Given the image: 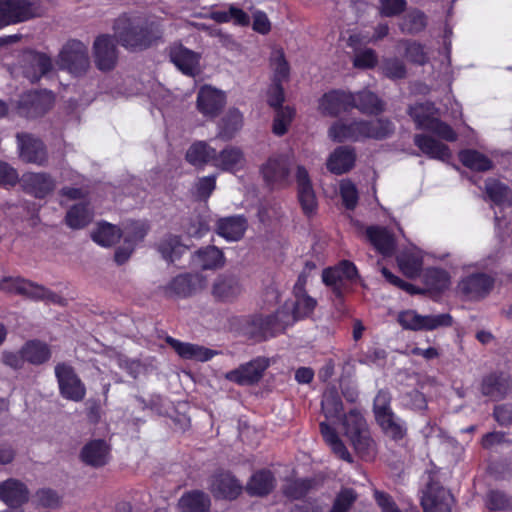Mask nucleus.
I'll return each instance as SVG.
<instances>
[{"mask_svg": "<svg viewBox=\"0 0 512 512\" xmlns=\"http://www.w3.org/2000/svg\"><path fill=\"white\" fill-rule=\"evenodd\" d=\"M346 434L357 454L365 460H372L376 455V443L366 429V423L358 412H350L344 421Z\"/></svg>", "mask_w": 512, "mask_h": 512, "instance_id": "8", "label": "nucleus"}, {"mask_svg": "<svg viewBox=\"0 0 512 512\" xmlns=\"http://www.w3.org/2000/svg\"><path fill=\"white\" fill-rule=\"evenodd\" d=\"M352 108L358 109L363 114L376 115L384 110V104L375 93L363 90L354 94Z\"/></svg>", "mask_w": 512, "mask_h": 512, "instance_id": "42", "label": "nucleus"}, {"mask_svg": "<svg viewBox=\"0 0 512 512\" xmlns=\"http://www.w3.org/2000/svg\"><path fill=\"white\" fill-rule=\"evenodd\" d=\"M397 262L401 271L409 278L416 277L421 272L422 259L414 253H401L397 257Z\"/></svg>", "mask_w": 512, "mask_h": 512, "instance_id": "56", "label": "nucleus"}, {"mask_svg": "<svg viewBox=\"0 0 512 512\" xmlns=\"http://www.w3.org/2000/svg\"><path fill=\"white\" fill-rule=\"evenodd\" d=\"M113 30L118 43L129 51H144L163 41L164 28L160 19L131 13H122Z\"/></svg>", "mask_w": 512, "mask_h": 512, "instance_id": "1", "label": "nucleus"}, {"mask_svg": "<svg viewBox=\"0 0 512 512\" xmlns=\"http://www.w3.org/2000/svg\"><path fill=\"white\" fill-rule=\"evenodd\" d=\"M355 161L356 154L354 148L340 146L331 153L326 166L331 173L341 175L349 172L354 167Z\"/></svg>", "mask_w": 512, "mask_h": 512, "instance_id": "31", "label": "nucleus"}, {"mask_svg": "<svg viewBox=\"0 0 512 512\" xmlns=\"http://www.w3.org/2000/svg\"><path fill=\"white\" fill-rule=\"evenodd\" d=\"M353 100V93L331 91L322 96V108L331 115H338L342 111L351 109Z\"/></svg>", "mask_w": 512, "mask_h": 512, "instance_id": "37", "label": "nucleus"}, {"mask_svg": "<svg viewBox=\"0 0 512 512\" xmlns=\"http://www.w3.org/2000/svg\"><path fill=\"white\" fill-rule=\"evenodd\" d=\"M510 378L504 374H490L483 378L481 392L493 400L503 399L511 390Z\"/></svg>", "mask_w": 512, "mask_h": 512, "instance_id": "32", "label": "nucleus"}, {"mask_svg": "<svg viewBox=\"0 0 512 512\" xmlns=\"http://www.w3.org/2000/svg\"><path fill=\"white\" fill-rule=\"evenodd\" d=\"M248 228V220L244 215H231L216 221L215 232L228 242L240 241Z\"/></svg>", "mask_w": 512, "mask_h": 512, "instance_id": "20", "label": "nucleus"}, {"mask_svg": "<svg viewBox=\"0 0 512 512\" xmlns=\"http://www.w3.org/2000/svg\"><path fill=\"white\" fill-rule=\"evenodd\" d=\"M493 285V278L484 273H476L462 279L458 284V289L468 299H478L486 296Z\"/></svg>", "mask_w": 512, "mask_h": 512, "instance_id": "23", "label": "nucleus"}, {"mask_svg": "<svg viewBox=\"0 0 512 512\" xmlns=\"http://www.w3.org/2000/svg\"><path fill=\"white\" fill-rule=\"evenodd\" d=\"M204 278L200 274L182 273L164 287L165 294L178 298H187L194 295L203 286Z\"/></svg>", "mask_w": 512, "mask_h": 512, "instance_id": "19", "label": "nucleus"}, {"mask_svg": "<svg viewBox=\"0 0 512 512\" xmlns=\"http://www.w3.org/2000/svg\"><path fill=\"white\" fill-rule=\"evenodd\" d=\"M171 62L185 75L194 76L199 63V56L182 44H174L169 49Z\"/></svg>", "mask_w": 512, "mask_h": 512, "instance_id": "29", "label": "nucleus"}, {"mask_svg": "<svg viewBox=\"0 0 512 512\" xmlns=\"http://www.w3.org/2000/svg\"><path fill=\"white\" fill-rule=\"evenodd\" d=\"M288 317L282 310L269 315L253 314L245 316L240 321V328L244 336L254 342H263L284 332Z\"/></svg>", "mask_w": 512, "mask_h": 512, "instance_id": "2", "label": "nucleus"}, {"mask_svg": "<svg viewBox=\"0 0 512 512\" xmlns=\"http://www.w3.org/2000/svg\"><path fill=\"white\" fill-rule=\"evenodd\" d=\"M367 124L365 120L342 122L338 121L329 129V136L337 142L359 141L366 138Z\"/></svg>", "mask_w": 512, "mask_h": 512, "instance_id": "26", "label": "nucleus"}, {"mask_svg": "<svg viewBox=\"0 0 512 512\" xmlns=\"http://www.w3.org/2000/svg\"><path fill=\"white\" fill-rule=\"evenodd\" d=\"M270 65L273 70L271 82L284 84L290 77V65L282 50L276 51L271 59Z\"/></svg>", "mask_w": 512, "mask_h": 512, "instance_id": "52", "label": "nucleus"}, {"mask_svg": "<svg viewBox=\"0 0 512 512\" xmlns=\"http://www.w3.org/2000/svg\"><path fill=\"white\" fill-rule=\"evenodd\" d=\"M358 495L356 491L352 488H344L342 489L332 507L331 512H347L353 503L357 500Z\"/></svg>", "mask_w": 512, "mask_h": 512, "instance_id": "64", "label": "nucleus"}, {"mask_svg": "<svg viewBox=\"0 0 512 512\" xmlns=\"http://www.w3.org/2000/svg\"><path fill=\"white\" fill-rule=\"evenodd\" d=\"M0 500L10 508H20L29 500V490L20 480L9 478L0 482Z\"/></svg>", "mask_w": 512, "mask_h": 512, "instance_id": "21", "label": "nucleus"}, {"mask_svg": "<svg viewBox=\"0 0 512 512\" xmlns=\"http://www.w3.org/2000/svg\"><path fill=\"white\" fill-rule=\"evenodd\" d=\"M25 362L32 365H42L51 358L49 345L41 340L32 339L26 341L21 347Z\"/></svg>", "mask_w": 512, "mask_h": 512, "instance_id": "36", "label": "nucleus"}, {"mask_svg": "<svg viewBox=\"0 0 512 512\" xmlns=\"http://www.w3.org/2000/svg\"><path fill=\"white\" fill-rule=\"evenodd\" d=\"M392 395L386 389H380L373 401V413L376 421L393 414L391 408Z\"/></svg>", "mask_w": 512, "mask_h": 512, "instance_id": "57", "label": "nucleus"}, {"mask_svg": "<svg viewBox=\"0 0 512 512\" xmlns=\"http://www.w3.org/2000/svg\"><path fill=\"white\" fill-rule=\"evenodd\" d=\"M274 110L275 115L272 124V132L274 135L281 137L288 132L296 115V110L289 105Z\"/></svg>", "mask_w": 512, "mask_h": 512, "instance_id": "50", "label": "nucleus"}, {"mask_svg": "<svg viewBox=\"0 0 512 512\" xmlns=\"http://www.w3.org/2000/svg\"><path fill=\"white\" fill-rule=\"evenodd\" d=\"M0 291L25 296L34 301L64 305L65 300L57 293L21 277H4L0 280Z\"/></svg>", "mask_w": 512, "mask_h": 512, "instance_id": "6", "label": "nucleus"}, {"mask_svg": "<svg viewBox=\"0 0 512 512\" xmlns=\"http://www.w3.org/2000/svg\"><path fill=\"white\" fill-rule=\"evenodd\" d=\"M226 105V95L212 86L204 85L197 93V110L207 119L217 118Z\"/></svg>", "mask_w": 512, "mask_h": 512, "instance_id": "15", "label": "nucleus"}, {"mask_svg": "<svg viewBox=\"0 0 512 512\" xmlns=\"http://www.w3.org/2000/svg\"><path fill=\"white\" fill-rule=\"evenodd\" d=\"M55 376L60 395L64 399L80 402L85 398L86 387L71 365L64 362L58 363L55 366Z\"/></svg>", "mask_w": 512, "mask_h": 512, "instance_id": "10", "label": "nucleus"}, {"mask_svg": "<svg viewBox=\"0 0 512 512\" xmlns=\"http://www.w3.org/2000/svg\"><path fill=\"white\" fill-rule=\"evenodd\" d=\"M454 498L450 491L443 487H428L421 504L424 512H451Z\"/></svg>", "mask_w": 512, "mask_h": 512, "instance_id": "27", "label": "nucleus"}, {"mask_svg": "<svg viewBox=\"0 0 512 512\" xmlns=\"http://www.w3.org/2000/svg\"><path fill=\"white\" fill-rule=\"evenodd\" d=\"M260 172L268 185L287 187L290 185V162L284 155L271 156L261 166Z\"/></svg>", "mask_w": 512, "mask_h": 512, "instance_id": "17", "label": "nucleus"}, {"mask_svg": "<svg viewBox=\"0 0 512 512\" xmlns=\"http://www.w3.org/2000/svg\"><path fill=\"white\" fill-rule=\"evenodd\" d=\"M165 342L178 354L179 357L185 360L206 362L217 354V351L215 350L197 344L182 342L172 336H166Z\"/></svg>", "mask_w": 512, "mask_h": 512, "instance_id": "22", "label": "nucleus"}, {"mask_svg": "<svg viewBox=\"0 0 512 512\" xmlns=\"http://www.w3.org/2000/svg\"><path fill=\"white\" fill-rule=\"evenodd\" d=\"M382 73L389 79L397 80L406 77V67L402 60L391 57L385 58L380 67Z\"/></svg>", "mask_w": 512, "mask_h": 512, "instance_id": "60", "label": "nucleus"}, {"mask_svg": "<svg viewBox=\"0 0 512 512\" xmlns=\"http://www.w3.org/2000/svg\"><path fill=\"white\" fill-rule=\"evenodd\" d=\"M150 230V226L146 221L133 220L128 222L124 227L125 244L135 246L138 242L144 240Z\"/></svg>", "mask_w": 512, "mask_h": 512, "instance_id": "54", "label": "nucleus"}, {"mask_svg": "<svg viewBox=\"0 0 512 512\" xmlns=\"http://www.w3.org/2000/svg\"><path fill=\"white\" fill-rule=\"evenodd\" d=\"M366 235L374 248L384 256H390L396 248V241L393 233L387 228L370 226L366 229Z\"/></svg>", "mask_w": 512, "mask_h": 512, "instance_id": "33", "label": "nucleus"}, {"mask_svg": "<svg viewBox=\"0 0 512 512\" xmlns=\"http://www.w3.org/2000/svg\"><path fill=\"white\" fill-rule=\"evenodd\" d=\"M119 231L116 226L104 222L100 223L97 229L92 232L91 238L95 243L103 247H110L119 240Z\"/></svg>", "mask_w": 512, "mask_h": 512, "instance_id": "51", "label": "nucleus"}, {"mask_svg": "<svg viewBox=\"0 0 512 512\" xmlns=\"http://www.w3.org/2000/svg\"><path fill=\"white\" fill-rule=\"evenodd\" d=\"M459 159L465 167L471 170L487 171L492 168V161L476 150L467 149L461 151Z\"/></svg>", "mask_w": 512, "mask_h": 512, "instance_id": "49", "label": "nucleus"}, {"mask_svg": "<svg viewBox=\"0 0 512 512\" xmlns=\"http://www.w3.org/2000/svg\"><path fill=\"white\" fill-rule=\"evenodd\" d=\"M386 436L394 441H400L407 435L405 422L395 413L376 421Z\"/></svg>", "mask_w": 512, "mask_h": 512, "instance_id": "47", "label": "nucleus"}, {"mask_svg": "<svg viewBox=\"0 0 512 512\" xmlns=\"http://www.w3.org/2000/svg\"><path fill=\"white\" fill-rule=\"evenodd\" d=\"M298 186V200L305 215L310 216L317 208V200L309 177L304 166L299 165L296 171Z\"/></svg>", "mask_w": 512, "mask_h": 512, "instance_id": "24", "label": "nucleus"}, {"mask_svg": "<svg viewBox=\"0 0 512 512\" xmlns=\"http://www.w3.org/2000/svg\"><path fill=\"white\" fill-rule=\"evenodd\" d=\"M93 219V213L90 210L89 203L81 202L72 205L65 216V223L72 229H83L88 226Z\"/></svg>", "mask_w": 512, "mask_h": 512, "instance_id": "41", "label": "nucleus"}, {"mask_svg": "<svg viewBox=\"0 0 512 512\" xmlns=\"http://www.w3.org/2000/svg\"><path fill=\"white\" fill-rule=\"evenodd\" d=\"M245 155L241 148L228 145L220 152L215 150L213 166L224 172L236 173L245 166Z\"/></svg>", "mask_w": 512, "mask_h": 512, "instance_id": "25", "label": "nucleus"}, {"mask_svg": "<svg viewBox=\"0 0 512 512\" xmlns=\"http://www.w3.org/2000/svg\"><path fill=\"white\" fill-rule=\"evenodd\" d=\"M55 95L47 89L29 90L22 93L16 104V113L25 119H38L54 106Z\"/></svg>", "mask_w": 512, "mask_h": 512, "instance_id": "7", "label": "nucleus"}, {"mask_svg": "<svg viewBox=\"0 0 512 512\" xmlns=\"http://www.w3.org/2000/svg\"><path fill=\"white\" fill-rule=\"evenodd\" d=\"M425 283L432 291L442 292L450 285V276L448 272L439 268L428 269L425 273Z\"/></svg>", "mask_w": 512, "mask_h": 512, "instance_id": "55", "label": "nucleus"}, {"mask_svg": "<svg viewBox=\"0 0 512 512\" xmlns=\"http://www.w3.org/2000/svg\"><path fill=\"white\" fill-rule=\"evenodd\" d=\"M276 479L269 469H260L254 472L245 487L252 497H265L275 488Z\"/></svg>", "mask_w": 512, "mask_h": 512, "instance_id": "30", "label": "nucleus"}, {"mask_svg": "<svg viewBox=\"0 0 512 512\" xmlns=\"http://www.w3.org/2000/svg\"><path fill=\"white\" fill-rule=\"evenodd\" d=\"M58 64L74 76L84 75L90 67L87 46L79 40H69L60 51Z\"/></svg>", "mask_w": 512, "mask_h": 512, "instance_id": "9", "label": "nucleus"}, {"mask_svg": "<svg viewBox=\"0 0 512 512\" xmlns=\"http://www.w3.org/2000/svg\"><path fill=\"white\" fill-rule=\"evenodd\" d=\"M340 195L343 205L348 210H354L358 204V190L350 180H342L340 183Z\"/></svg>", "mask_w": 512, "mask_h": 512, "instance_id": "62", "label": "nucleus"}, {"mask_svg": "<svg viewBox=\"0 0 512 512\" xmlns=\"http://www.w3.org/2000/svg\"><path fill=\"white\" fill-rule=\"evenodd\" d=\"M195 259L203 270L222 267L225 261L222 250L213 245L198 249L195 252Z\"/></svg>", "mask_w": 512, "mask_h": 512, "instance_id": "44", "label": "nucleus"}, {"mask_svg": "<svg viewBox=\"0 0 512 512\" xmlns=\"http://www.w3.org/2000/svg\"><path fill=\"white\" fill-rule=\"evenodd\" d=\"M313 487L311 479H294L287 481L282 487L283 495L291 500L305 497Z\"/></svg>", "mask_w": 512, "mask_h": 512, "instance_id": "53", "label": "nucleus"}, {"mask_svg": "<svg viewBox=\"0 0 512 512\" xmlns=\"http://www.w3.org/2000/svg\"><path fill=\"white\" fill-rule=\"evenodd\" d=\"M209 491L217 500L233 501L241 495L243 486L233 473L220 469L210 477Z\"/></svg>", "mask_w": 512, "mask_h": 512, "instance_id": "13", "label": "nucleus"}, {"mask_svg": "<svg viewBox=\"0 0 512 512\" xmlns=\"http://www.w3.org/2000/svg\"><path fill=\"white\" fill-rule=\"evenodd\" d=\"M241 292L239 282L233 277H219L213 284L212 294L222 302L235 299Z\"/></svg>", "mask_w": 512, "mask_h": 512, "instance_id": "43", "label": "nucleus"}, {"mask_svg": "<svg viewBox=\"0 0 512 512\" xmlns=\"http://www.w3.org/2000/svg\"><path fill=\"white\" fill-rule=\"evenodd\" d=\"M405 45V57L412 63L424 65L428 61L424 46L416 41L406 40L402 42Z\"/></svg>", "mask_w": 512, "mask_h": 512, "instance_id": "63", "label": "nucleus"}, {"mask_svg": "<svg viewBox=\"0 0 512 512\" xmlns=\"http://www.w3.org/2000/svg\"><path fill=\"white\" fill-rule=\"evenodd\" d=\"M366 138L384 139L389 137L393 131V124L387 119L366 121Z\"/></svg>", "mask_w": 512, "mask_h": 512, "instance_id": "58", "label": "nucleus"}, {"mask_svg": "<svg viewBox=\"0 0 512 512\" xmlns=\"http://www.w3.org/2000/svg\"><path fill=\"white\" fill-rule=\"evenodd\" d=\"M414 144L429 158L446 161L451 157L449 147L429 135L416 134Z\"/></svg>", "mask_w": 512, "mask_h": 512, "instance_id": "34", "label": "nucleus"}, {"mask_svg": "<svg viewBox=\"0 0 512 512\" xmlns=\"http://www.w3.org/2000/svg\"><path fill=\"white\" fill-rule=\"evenodd\" d=\"M41 0H0V30L13 24L41 17Z\"/></svg>", "mask_w": 512, "mask_h": 512, "instance_id": "5", "label": "nucleus"}, {"mask_svg": "<svg viewBox=\"0 0 512 512\" xmlns=\"http://www.w3.org/2000/svg\"><path fill=\"white\" fill-rule=\"evenodd\" d=\"M28 61L30 68L24 70V75L30 79L32 83L38 82L41 77L52 70V60L45 53L30 51L28 53Z\"/></svg>", "mask_w": 512, "mask_h": 512, "instance_id": "35", "label": "nucleus"}, {"mask_svg": "<svg viewBox=\"0 0 512 512\" xmlns=\"http://www.w3.org/2000/svg\"><path fill=\"white\" fill-rule=\"evenodd\" d=\"M358 278L356 266L347 260L322 271V282L333 294V304L339 315L345 313L344 296Z\"/></svg>", "mask_w": 512, "mask_h": 512, "instance_id": "3", "label": "nucleus"}, {"mask_svg": "<svg viewBox=\"0 0 512 512\" xmlns=\"http://www.w3.org/2000/svg\"><path fill=\"white\" fill-rule=\"evenodd\" d=\"M110 448L103 439H95L86 443L80 452L82 462L94 468L103 467L108 463Z\"/></svg>", "mask_w": 512, "mask_h": 512, "instance_id": "28", "label": "nucleus"}, {"mask_svg": "<svg viewBox=\"0 0 512 512\" xmlns=\"http://www.w3.org/2000/svg\"><path fill=\"white\" fill-rule=\"evenodd\" d=\"M322 437L336 457L348 463L353 462L350 452L340 439L339 435L334 429L324 422H322Z\"/></svg>", "mask_w": 512, "mask_h": 512, "instance_id": "45", "label": "nucleus"}, {"mask_svg": "<svg viewBox=\"0 0 512 512\" xmlns=\"http://www.w3.org/2000/svg\"><path fill=\"white\" fill-rule=\"evenodd\" d=\"M243 126V115L237 108H231L221 118L218 124V138L228 141L231 140L235 134Z\"/></svg>", "mask_w": 512, "mask_h": 512, "instance_id": "40", "label": "nucleus"}, {"mask_svg": "<svg viewBox=\"0 0 512 512\" xmlns=\"http://www.w3.org/2000/svg\"><path fill=\"white\" fill-rule=\"evenodd\" d=\"M185 247L181 243V237L169 234L158 244V251L162 258L169 263L179 259Z\"/></svg>", "mask_w": 512, "mask_h": 512, "instance_id": "48", "label": "nucleus"}, {"mask_svg": "<svg viewBox=\"0 0 512 512\" xmlns=\"http://www.w3.org/2000/svg\"><path fill=\"white\" fill-rule=\"evenodd\" d=\"M215 148L205 141H196L191 144L185 154V160L194 167H203L214 161Z\"/></svg>", "mask_w": 512, "mask_h": 512, "instance_id": "39", "label": "nucleus"}, {"mask_svg": "<svg viewBox=\"0 0 512 512\" xmlns=\"http://www.w3.org/2000/svg\"><path fill=\"white\" fill-rule=\"evenodd\" d=\"M398 322L407 330H434L452 325V316L448 313L438 315H420L415 310H406L398 315Z\"/></svg>", "mask_w": 512, "mask_h": 512, "instance_id": "12", "label": "nucleus"}, {"mask_svg": "<svg viewBox=\"0 0 512 512\" xmlns=\"http://www.w3.org/2000/svg\"><path fill=\"white\" fill-rule=\"evenodd\" d=\"M210 506V497L201 490L184 493L178 503L180 512H208Z\"/></svg>", "mask_w": 512, "mask_h": 512, "instance_id": "38", "label": "nucleus"}, {"mask_svg": "<svg viewBox=\"0 0 512 512\" xmlns=\"http://www.w3.org/2000/svg\"><path fill=\"white\" fill-rule=\"evenodd\" d=\"M427 26V17L419 9L409 10L402 18L399 28L403 33L415 35L422 32Z\"/></svg>", "mask_w": 512, "mask_h": 512, "instance_id": "46", "label": "nucleus"}, {"mask_svg": "<svg viewBox=\"0 0 512 512\" xmlns=\"http://www.w3.org/2000/svg\"><path fill=\"white\" fill-rule=\"evenodd\" d=\"M408 114L413 119L416 128L427 130L439 138L453 142L457 139L455 131L436 117L437 108L432 102H423L411 105Z\"/></svg>", "mask_w": 512, "mask_h": 512, "instance_id": "4", "label": "nucleus"}, {"mask_svg": "<svg viewBox=\"0 0 512 512\" xmlns=\"http://www.w3.org/2000/svg\"><path fill=\"white\" fill-rule=\"evenodd\" d=\"M93 55L98 70H113L118 61V50L113 37L109 34L97 36L93 43Z\"/></svg>", "mask_w": 512, "mask_h": 512, "instance_id": "16", "label": "nucleus"}, {"mask_svg": "<svg viewBox=\"0 0 512 512\" xmlns=\"http://www.w3.org/2000/svg\"><path fill=\"white\" fill-rule=\"evenodd\" d=\"M295 301L293 303L292 317L293 320H299L308 316L315 308L317 302L314 298L307 295H294Z\"/></svg>", "mask_w": 512, "mask_h": 512, "instance_id": "59", "label": "nucleus"}, {"mask_svg": "<svg viewBox=\"0 0 512 512\" xmlns=\"http://www.w3.org/2000/svg\"><path fill=\"white\" fill-rule=\"evenodd\" d=\"M19 158L27 164L45 166L48 162V149L44 141L32 133L16 134Z\"/></svg>", "mask_w": 512, "mask_h": 512, "instance_id": "11", "label": "nucleus"}, {"mask_svg": "<svg viewBox=\"0 0 512 512\" xmlns=\"http://www.w3.org/2000/svg\"><path fill=\"white\" fill-rule=\"evenodd\" d=\"M486 506L492 511H505L511 508L509 496L499 490H491L486 495Z\"/></svg>", "mask_w": 512, "mask_h": 512, "instance_id": "61", "label": "nucleus"}, {"mask_svg": "<svg viewBox=\"0 0 512 512\" xmlns=\"http://www.w3.org/2000/svg\"><path fill=\"white\" fill-rule=\"evenodd\" d=\"M20 182L23 191L37 199H44L56 188L55 179L46 172L25 173Z\"/></svg>", "mask_w": 512, "mask_h": 512, "instance_id": "18", "label": "nucleus"}, {"mask_svg": "<svg viewBox=\"0 0 512 512\" xmlns=\"http://www.w3.org/2000/svg\"><path fill=\"white\" fill-rule=\"evenodd\" d=\"M268 367L269 361L267 358L256 357L241 364L238 368L228 371L225 378L240 386H252L262 379Z\"/></svg>", "mask_w": 512, "mask_h": 512, "instance_id": "14", "label": "nucleus"}]
</instances>
